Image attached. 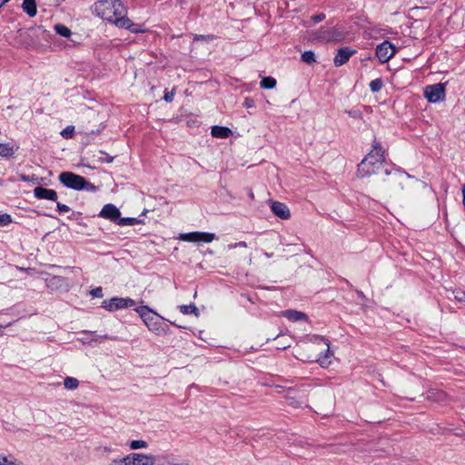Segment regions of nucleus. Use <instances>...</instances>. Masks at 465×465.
Returning <instances> with one entry per match:
<instances>
[{"mask_svg": "<svg viewBox=\"0 0 465 465\" xmlns=\"http://www.w3.org/2000/svg\"><path fill=\"white\" fill-rule=\"evenodd\" d=\"M94 13L102 19L131 33L145 32L143 25L133 23L127 17L126 8L120 0H100L94 4Z\"/></svg>", "mask_w": 465, "mask_h": 465, "instance_id": "1", "label": "nucleus"}, {"mask_svg": "<svg viewBox=\"0 0 465 465\" xmlns=\"http://www.w3.org/2000/svg\"><path fill=\"white\" fill-rule=\"evenodd\" d=\"M384 161V151L380 143L375 141L371 151L358 165V176L368 177L375 174L382 167Z\"/></svg>", "mask_w": 465, "mask_h": 465, "instance_id": "2", "label": "nucleus"}, {"mask_svg": "<svg viewBox=\"0 0 465 465\" xmlns=\"http://www.w3.org/2000/svg\"><path fill=\"white\" fill-rule=\"evenodd\" d=\"M139 314L148 330L155 334L166 333L168 327L164 326L163 322L165 320L150 307L143 305L134 309Z\"/></svg>", "mask_w": 465, "mask_h": 465, "instance_id": "3", "label": "nucleus"}, {"mask_svg": "<svg viewBox=\"0 0 465 465\" xmlns=\"http://www.w3.org/2000/svg\"><path fill=\"white\" fill-rule=\"evenodd\" d=\"M310 350L318 352L315 361L322 368L331 365L333 353L330 351V341L326 338L319 335L312 336L310 338Z\"/></svg>", "mask_w": 465, "mask_h": 465, "instance_id": "4", "label": "nucleus"}, {"mask_svg": "<svg viewBox=\"0 0 465 465\" xmlns=\"http://www.w3.org/2000/svg\"><path fill=\"white\" fill-rule=\"evenodd\" d=\"M58 179L62 184L75 191L96 192L97 187L85 180L84 177L72 172H63Z\"/></svg>", "mask_w": 465, "mask_h": 465, "instance_id": "5", "label": "nucleus"}, {"mask_svg": "<svg viewBox=\"0 0 465 465\" xmlns=\"http://www.w3.org/2000/svg\"><path fill=\"white\" fill-rule=\"evenodd\" d=\"M343 38V32L336 27L322 26L314 33V39L324 42H340Z\"/></svg>", "mask_w": 465, "mask_h": 465, "instance_id": "6", "label": "nucleus"}, {"mask_svg": "<svg viewBox=\"0 0 465 465\" xmlns=\"http://www.w3.org/2000/svg\"><path fill=\"white\" fill-rule=\"evenodd\" d=\"M134 304L135 302L131 298L113 297L103 301L102 307L109 312H114L120 309L131 307Z\"/></svg>", "mask_w": 465, "mask_h": 465, "instance_id": "7", "label": "nucleus"}, {"mask_svg": "<svg viewBox=\"0 0 465 465\" xmlns=\"http://www.w3.org/2000/svg\"><path fill=\"white\" fill-rule=\"evenodd\" d=\"M424 96L430 103H438L445 98V85L443 84H435L424 88Z\"/></svg>", "mask_w": 465, "mask_h": 465, "instance_id": "8", "label": "nucleus"}, {"mask_svg": "<svg viewBox=\"0 0 465 465\" xmlns=\"http://www.w3.org/2000/svg\"><path fill=\"white\" fill-rule=\"evenodd\" d=\"M396 54V47L389 41H383L376 47V56L381 64L389 62Z\"/></svg>", "mask_w": 465, "mask_h": 465, "instance_id": "9", "label": "nucleus"}, {"mask_svg": "<svg viewBox=\"0 0 465 465\" xmlns=\"http://www.w3.org/2000/svg\"><path fill=\"white\" fill-rule=\"evenodd\" d=\"M128 465H154L156 456L145 453L133 452L125 456Z\"/></svg>", "mask_w": 465, "mask_h": 465, "instance_id": "10", "label": "nucleus"}, {"mask_svg": "<svg viewBox=\"0 0 465 465\" xmlns=\"http://www.w3.org/2000/svg\"><path fill=\"white\" fill-rule=\"evenodd\" d=\"M179 239L191 242H211L215 239V234L212 232H193L180 234Z\"/></svg>", "mask_w": 465, "mask_h": 465, "instance_id": "11", "label": "nucleus"}, {"mask_svg": "<svg viewBox=\"0 0 465 465\" xmlns=\"http://www.w3.org/2000/svg\"><path fill=\"white\" fill-rule=\"evenodd\" d=\"M385 173L390 176V178L387 182L392 189H396V188L403 189V183L408 179H410V175H408L406 173L399 171V170H396L393 172L386 170Z\"/></svg>", "mask_w": 465, "mask_h": 465, "instance_id": "12", "label": "nucleus"}, {"mask_svg": "<svg viewBox=\"0 0 465 465\" xmlns=\"http://www.w3.org/2000/svg\"><path fill=\"white\" fill-rule=\"evenodd\" d=\"M269 203L271 211L275 216L282 220H288L291 217V212L285 203L272 200H270Z\"/></svg>", "mask_w": 465, "mask_h": 465, "instance_id": "13", "label": "nucleus"}, {"mask_svg": "<svg viewBox=\"0 0 465 465\" xmlns=\"http://www.w3.org/2000/svg\"><path fill=\"white\" fill-rule=\"evenodd\" d=\"M99 216L117 223L121 216V213L114 204L107 203L100 211Z\"/></svg>", "mask_w": 465, "mask_h": 465, "instance_id": "14", "label": "nucleus"}, {"mask_svg": "<svg viewBox=\"0 0 465 465\" xmlns=\"http://www.w3.org/2000/svg\"><path fill=\"white\" fill-rule=\"evenodd\" d=\"M34 195L37 199H45L53 202L57 201V193L54 190L37 186L34 189Z\"/></svg>", "mask_w": 465, "mask_h": 465, "instance_id": "15", "label": "nucleus"}, {"mask_svg": "<svg viewBox=\"0 0 465 465\" xmlns=\"http://www.w3.org/2000/svg\"><path fill=\"white\" fill-rule=\"evenodd\" d=\"M353 53L354 51L351 50L348 47L339 49L337 54L333 59L334 65L341 66L342 64H346Z\"/></svg>", "mask_w": 465, "mask_h": 465, "instance_id": "16", "label": "nucleus"}, {"mask_svg": "<svg viewBox=\"0 0 465 465\" xmlns=\"http://www.w3.org/2000/svg\"><path fill=\"white\" fill-rule=\"evenodd\" d=\"M282 315L292 322L307 321L308 319L304 312L295 310H286L282 312Z\"/></svg>", "mask_w": 465, "mask_h": 465, "instance_id": "17", "label": "nucleus"}, {"mask_svg": "<svg viewBox=\"0 0 465 465\" xmlns=\"http://www.w3.org/2000/svg\"><path fill=\"white\" fill-rule=\"evenodd\" d=\"M22 8L30 17H35L37 14L35 0H24Z\"/></svg>", "mask_w": 465, "mask_h": 465, "instance_id": "18", "label": "nucleus"}, {"mask_svg": "<svg viewBox=\"0 0 465 465\" xmlns=\"http://www.w3.org/2000/svg\"><path fill=\"white\" fill-rule=\"evenodd\" d=\"M211 134L216 138H228L232 134V131L227 127L216 125L212 128Z\"/></svg>", "mask_w": 465, "mask_h": 465, "instance_id": "19", "label": "nucleus"}, {"mask_svg": "<svg viewBox=\"0 0 465 465\" xmlns=\"http://www.w3.org/2000/svg\"><path fill=\"white\" fill-rule=\"evenodd\" d=\"M154 465H180L173 455H162L156 456V462Z\"/></svg>", "mask_w": 465, "mask_h": 465, "instance_id": "20", "label": "nucleus"}, {"mask_svg": "<svg viewBox=\"0 0 465 465\" xmlns=\"http://www.w3.org/2000/svg\"><path fill=\"white\" fill-rule=\"evenodd\" d=\"M179 311L184 315L194 314L195 316H199V310L193 303L189 305H180Z\"/></svg>", "mask_w": 465, "mask_h": 465, "instance_id": "21", "label": "nucleus"}, {"mask_svg": "<svg viewBox=\"0 0 465 465\" xmlns=\"http://www.w3.org/2000/svg\"><path fill=\"white\" fill-rule=\"evenodd\" d=\"M15 153L14 146L10 143H0V156L9 157Z\"/></svg>", "mask_w": 465, "mask_h": 465, "instance_id": "22", "label": "nucleus"}, {"mask_svg": "<svg viewBox=\"0 0 465 465\" xmlns=\"http://www.w3.org/2000/svg\"><path fill=\"white\" fill-rule=\"evenodd\" d=\"M260 85L263 89H272L276 85V80L273 77L267 76L262 78L260 83Z\"/></svg>", "mask_w": 465, "mask_h": 465, "instance_id": "23", "label": "nucleus"}, {"mask_svg": "<svg viewBox=\"0 0 465 465\" xmlns=\"http://www.w3.org/2000/svg\"><path fill=\"white\" fill-rule=\"evenodd\" d=\"M292 391H289L286 394V400L288 401L289 404L293 406L294 408H301L304 404V401L295 399V397L292 396Z\"/></svg>", "mask_w": 465, "mask_h": 465, "instance_id": "24", "label": "nucleus"}, {"mask_svg": "<svg viewBox=\"0 0 465 465\" xmlns=\"http://www.w3.org/2000/svg\"><path fill=\"white\" fill-rule=\"evenodd\" d=\"M64 385L67 390H75L79 385V381L74 377H66L64 380Z\"/></svg>", "mask_w": 465, "mask_h": 465, "instance_id": "25", "label": "nucleus"}, {"mask_svg": "<svg viewBox=\"0 0 465 465\" xmlns=\"http://www.w3.org/2000/svg\"><path fill=\"white\" fill-rule=\"evenodd\" d=\"M54 30L58 35L64 37H69L72 34L71 30L67 26L61 24L56 25L54 26Z\"/></svg>", "mask_w": 465, "mask_h": 465, "instance_id": "26", "label": "nucleus"}, {"mask_svg": "<svg viewBox=\"0 0 465 465\" xmlns=\"http://www.w3.org/2000/svg\"><path fill=\"white\" fill-rule=\"evenodd\" d=\"M369 86L372 93H378L381 90V88L383 86V82L381 78H377V79L372 80L370 83Z\"/></svg>", "mask_w": 465, "mask_h": 465, "instance_id": "27", "label": "nucleus"}, {"mask_svg": "<svg viewBox=\"0 0 465 465\" xmlns=\"http://www.w3.org/2000/svg\"><path fill=\"white\" fill-rule=\"evenodd\" d=\"M138 223H139V221L136 218H130V217L121 218L120 217L117 222V224L120 226H132V225L137 224Z\"/></svg>", "mask_w": 465, "mask_h": 465, "instance_id": "28", "label": "nucleus"}, {"mask_svg": "<svg viewBox=\"0 0 465 465\" xmlns=\"http://www.w3.org/2000/svg\"><path fill=\"white\" fill-rule=\"evenodd\" d=\"M129 447L131 450L145 449L148 447V443L143 440H134L130 441Z\"/></svg>", "mask_w": 465, "mask_h": 465, "instance_id": "29", "label": "nucleus"}, {"mask_svg": "<svg viewBox=\"0 0 465 465\" xmlns=\"http://www.w3.org/2000/svg\"><path fill=\"white\" fill-rule=\"evenodd\" d=\"M0 465H21V463L13 457L0 455Z\"/></svg>", "mask_w": 465, "mask_h": 465, "instance_id": "30", "label": "nucleus"}, {"mask_svg": "<svg viewBox=\"0 0 465 465\" xmlns=\"http://www.w3.org/2000/svg\"><path fill=\"white\" fill-rule=\"evenodd\" d=\"M302 61L308 64H311L312 63L315 62V54L312 51H305L302 54Z\"/></svg>", "mask_w": 465, "mask_h": 465, "instance_id": "31", "label": "nucleus"}, {"mask_svg": "<svg viewBox=\"0 0 465 465\" xmlns=\"http://www.w3.org/2000/svg\"><path fill=\"white\" fill-rule=\"evenodd\" d=\"M429 397L433 399L436 401L443 402L446 399V394L443 391H431L430 395Z\"/></svg>", "mask_w": 465, "mask_h": 465, "instance_id": "32", "label": "nucleus"}, {"mask_svg": "<svg viewBox=\"0 0 465 465\" xmlns=\"http://www.w3.org/2000/svg\"><path fill=\"white\" fill-rule=\"evenodd\" d=\"M19 179L23 182H30L33 183H39V178L35 175H25V174H20Z\"/></svg>", "mask_w": 465, "mask_h": 465, "instance_id": "33", "label": "nucleus"}, {"mask_svg": "<svg viewBox=\"0 0 465 465\" xmlns=\"http://www.w3.org/2000/svg\"><path fill=\"white\" fill-rule=\"evenodd\" d=\"M12 223L11 215L0 213V226H6Z\"/></svg>", "mask_w": 465, "mask_h": 465, "instance_id": "34", "label": "nucleus"}, {"mask_svg": "<svg viewBox=\"0 0 465 465\" xmlns=\"http://www.w3.org/2000/svg\"><path fill=\"white\" fill-rule=\"evenodd\" d=\"M74 128L73 126H67L61 133L62 136L66 139L72 138L74 136Z\"/></svg>", "mask_w": 465, "mask_h": 465, "instance_id": "35", "label": "nucleus"}, {"mask_svg": "<svg viewBox=\"0 0 465 465\" xmlns=\"http://www.w3.org/2000/svg\"><path fill=\"white\" fill-rule=\"evenodd\" d=\"M452 293L454 295V299L457 302H462L465 301V292H463L461 290H457V291H454Z\"/></svg>", "mask_w": 465, "mask_h": 465, "instance_id": "36", "label": "nucleus"}, {"mask_svg": "<svg viewBox=\"0 0 465 465\" xmlns=\"http://www.w3.org/2000/svg\"><path fill=\"white\" fill-rule=\"evenodd\" d=\"M174 94H175L174 88L171 92H165L164 96H163L164 101H166L167 103L173 102Z\"/></svg>", "mask_w": 465, "mask_h": 465, "instance_id": "37", "label": "nucleus"}, {"mask_svg": "<svg viewBox=\"0 0 465 465\" xmlns=\"http://www.w3.org/2000/svg\"><path fill=\"white\" fill-rule=\"evenodd\" d=\"M243 106L245 108H252L255 104L254 100L251 97H246L243 101Z\"/></svg>", "mask_w": 465, "mask_h": 465, "instance_id": "38", "label": "nucleus"}, {"mask_svg": "<svg viewBox=\"0 0 465 465\" xmlns=\"http://www.w3.org/2000/svg\"><path fill=\"white\" fill-rule=\"evenodd\" d=\"M108 465H128L127 464V460H126V457H124L122 459H116V460H114L111 463H109Z\"/></svg>", "mask_w": 465, "mask_h": 465, "instance_id": "39", "label": "nucleus"}, {"mask_svg": "<svg viewBox=\"0 0 465 465\" xmlns=\"http://www.w3.org/2000/svg\"><path fill=\"white\" fill-rule=\"evenodd\" d=\"M57 210L60 213H68L70 211V207L66 204L61 203L59 202L56 203Z\"/></svg>", "mask_w": 465, "mask_h": 465, "instance_id": "40", "label": "nucleus"}, {"mask_svg": "<svg viewBox=\"0 0 465 465\" xmlns=\"http://www.w3.org/2000/svg\"><path fill=\"white\" fill-rule=\"evenodd\" d=\"M212 39H213V35H195L193 36V41H200V40L207 41V40H212Z\"/></svg>", "mask_w": 465, "mask_h": 465, "instance_id": "41", "label": "nucleus"}, {"mask_svg": "<svg viewBox=\"0 0 465 465\" xmlns=\"http://www.w3.org/2000/svg\"><path fill=\"white\" fill-rule=\"evenodd\" d=\"M90 293L94 297H99L100 298V297L103 296V290H102L101 287H98V288L93 289Z\"/></svg>", "mask_w": 465, "mask_h": 465, "instance_id": "42", "label": "nucleus"}, {"mask_svg": "<svg viewBox=\"0 0 465 465\" xmlns=\"http://www.w3.org/2000/svg\"><path fill=\"white\" fill-rule=\"evenodd\" d=\"M325 18V15L321 13V14H318V15H315L312 17V20L317 24V23H320L322 22L323 19Z\"/></svg>", "mask_w": 465, "mask_h": 465, "instance_id": "43", "label": "nucleus"}, {"mask_svg": "<svg viewBox=\"0 0 465 465\" xmlns=\"http://www.w3.org/2000/svg\"><path fill=\"white\" fill-rule=\"evenodd\" d=\"M237 247L246 248L247 247V243L245 242H239L237 243L228 245L229 249H234V248H237Z\"/></svg>", "mask_w": 465, "mask_h": 465, "instance_id": "44", "label": "nucleus"}, {"mask_svg": "<svg viewBox=\"0 0 465 465\" xmlns=\"http://www.w3.org/2000/svg\"><path fill=\"white\" fill-rule=\"evenodd\" d=\"M462 195H463V206L465 208V184L462 186Z\"/></svg>", "mask_w": 465, "mask_h": 465, "instance_id": "45", "label": "nucleus"}, {"mask_svg": "<svg viewBox=\"0 0 465 465\" xmlns=\"http://www.w3.org/2000/svg\"><path fill=\"white\" fill-rule=\"evenodd\" d=\"M10 0H0V8L7 2H9Z\"/></svg>", "mask_w": 465, "mask_h": 465, "instance_id": "46", "label": "nucleus"}, {"mask_svg": "<svg viewBox=\"0 0 465 465\" xmlns=\"http://www.w3.org/2000/svg\"><path fill=\"white\" fill-rule=\"evenodd\" d=\"M249 197H250L251 199H253V198H254V194H253V193H252V191H251V192H250V193H249Z\"/></svg>", "mask_w": 465, "mask_h": 465, "instance_id": "47", "label": "nucleus"}, {"mask_svg": "<svg viewBox=\"0 0 465 465\" xmlns=\"http://www.w3.org/2000/svg\"><path fill=\"white\" fill-rule=\"evenodd\" d=\"M106 161H107L108 163H111V162L113 161V158H106Z\"/></svg>", "mask_w": 465, "mask_h": 465, "instance_id": "48", "label": "nucleus"}, {"mask_svg": "<svg viewBox=\"0 0 465 465\" xmlns=\"http://www.w3.org/2000/svg\"><path fill=\"white\" fill-rule=\"evenodd\" d=\"M171 322V324H173V325H174V326L180 327L179 325H177V324H176L175 322Z\"/></svg>", "mask_w": 465, "mask_h": 465, "instance_id": "49", "label": "nucleus"}, {"mask_svg": "<svg viewBox=\"0 0 465 465\" xmlns=\"http://www.w3.org/2000/svg\"><path fill=\"white\" fill-rule=\"evenodd\" d=\"M103 339H109L107 335L103 336Z\"/></svg>", "mask_w": 465, "mask_h": 465, "instance_id": "50", "label": "nucleus"}, {"mask_svg": "<svg viewBox=\"0 0 465 465\" xmlns=\"http://www.w3.org/2000/svg\"><path fill=\"white\" fill-rule=\"evenodd\" d=\"M104 450L105 451H110V449L109 448H104Z\"/></svg>", "mask_w": 465, "mask_h": 465, "instance_id": "51", "label": "nucleus"}]
</instances>
